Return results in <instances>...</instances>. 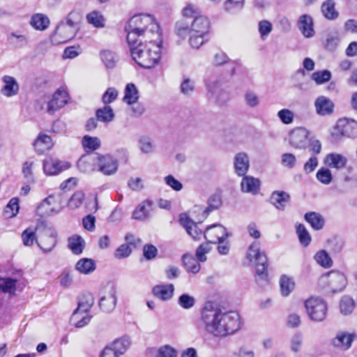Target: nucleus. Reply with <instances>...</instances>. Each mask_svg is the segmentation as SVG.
I'll list each match as a JSON object with an SVG mask.
<instances>
[{
    "label": "nucleus",
    "mask_w": 357,
    "mask_h": 357,
    "mask_svg": "<svg viewBox=\"0 0 357 357\" xmlns=\"http://www.w3.org/2000/svg\"><path fill=\"white\" fill-rule=\"evenodd\" d=\"M298 26L302 34L307 38L314 36V21L312 17L307 14L303 15L299 17Z\"/></svg>",
    "instance_id": "obj_19"
},
{
    "label": "nucleus",
    "mask_w": 357,
    "mask_h": 357,
    "mask_svg": "<svg viewBox=\"0 0 357 357\" xmlns=\"http://www.w3.org/2000/svg\"><path fill=\"white\" fill-rule=\"evenodd\" d=\"M347 159L341 154L329 153L325 158V163L331 167L336 169H342L345 167Z\"/></svg>",
    "instance_id": "obj_29"
},
{
    "label": "nucleus",
    "mask_w": 357,
    "mask_h": 357,
    "mask_svg": "<svg viewBox=\"0 0 357 357\" xmlns=\"http://www.w3.org/2000/svg\"><path fill=\"white\" fill-rule=\"evenodd\" d=\"M91 318L92 317L87 313L74 310L70 318V324L76 328H82L91 321Z\"/></svg>",
    "instance_id": "obj_30"
},
{
    "label": "nucleus",
    "mask_w": 357,
    "mask_h": 357,
    "mask_svg": "<svg viewBox=\"0 0 357 357\" xmlns=\"http://www.w3.org/2000/svg\"><path fill=\"white\" fill-rule=\"evenodd\" d=\"M245 5V0H226L224 3V9L229 13H234L242 10Z\"/></svg>",
    "instance_id": "obj_53"
},
{
    "label": "nucleus",
    "mask_w": 357,
    "mask_h": 357,
    "mask_svg": "<svg viewBox=\"0 0 357 357\" xmlns=\"http://www.w3.org/2000/svg\"><path fill=\"white\" fill-rule=\"evenodd\" d=\"M296 233L300 243L304 246H307L311 242V237L303 224H298L296 226Z\"/></svg>",
    "instance_id": "obj_56"
},
{
    "label": "nucleus",
    "mask_w": 357,
    "mask_h": 357,
    "mask_svg": "<svg viewBox=\"0 0 357 357\" xmlns=\"http://www.w3.org/2000/svg\"><path fill=\"white\" fill-rule=\"evenodd\" d=\"M19 209V199L17 197H13L6 206L2 214L6 218H12L17 215Z\"/></svg>",
    "instance_id": "obj_40"
},
{
    "label": "nucleus",
    "mask_w": 357,
    "mask_h": 357,
    "mask_svg": "<svg viewBox=\"0 0 357 357\" xmlns=\"http://www.w3.org/2000/svg\"><path fill=\"white\" fill-rule=\"evenodd\" d=\"M241 190L244 192L257 194L259 190L260 182L252 176H244L241 183Z\"/></svg>",
    "instance_id": "obj_27"
},
{
    "label": "nucleus",
    "mask_w": 357,
    "mask_h": 357,
    "mask_svg": "<svg viewBox=\"0 0 357 357\" xmlns=\"http://www.w3.org/2000/svg\"><path fill=\"white\" fill-rule=\"evenodd\" d=\"M305 306L308 316L312 321L320 322L325 319L328 308L324 300L312 297L305 301Z\"/></svg>",
    "instance_id": "obj_7"
},
{
    "label": "nucleus",
    "mask_w": 357,
    "mask_h": 357,
    "mask_svg": "<svg viewBox=\"0 0 357 357\" xmlns=\"http://www.w3.org/2000/svg\"><path fill=\"white\" fill-rule=\"evenodd\" d=\"M4 86L1 89V93L6 97L16 96L20 91V85L16 79L10 75H4L1 78Z\"/></svg>",
    "instance_id": "obj_17"
},
{
    "label": "nucleus",
    "mask_w": 357,
    "mask_h": 357,
    "mask_svg": "<svg viewBox=\"0 0 357 357\" xmlns=\"http://www.w3.org/2000/svg\"><path fill=\"white\" fill-rule=\"evenodd\" d=\"M30 24L36 30L45 31L49 27L50 20L47 15L36 13L31 17Z\"/></svg>",
    "instance_id": "obj_28"
},
{
    "label": "nucleus",
    "mask_w": 357,
    "mask_h": 357,
    "mask_svg": "<svg viewBox=\"0 0 357 357\" xmlns=\"http://www.w3.org/2000/svg\"><path fill=\"white\" fill-rule=\"evenodd\" d=\"M68 96L65 90L57 89L47 103V112L53 114L56 111L64 107L68 102Z\"/></svg>",
    "instance_id": "obj_14"
},
{
    "label": "nucleus",
    "mask_w": 357,
    "mask_h": 357,
    "mask_svg": "<svg viewBox=\"0 0 357 357\" xmlns=\"http://www.w3.org/2000/svg\"><path fill=\"white\" fill-rule=\"evenodd\" d=\"M290 201V195L284 191H275L272 193L270 202L278 210L284 211L286 204Z\"/></svg>",
    "instance_id": "obj_24"
},
{
    "label": "nucleus",
    "mask_w": 357,
    "mask_h": 357,
    "mask_svg": "<svg viewBox=\"0 0 357 357\" xmlns=\"http://www.w3.org/2000/svg\"><path fill=\"white\" fill-rule=\"evenodd\" d=\"M328 283L333 291L343 289L347 284L344 275L339 271H331L328 274Z\"/></svg>",
    "instance_id": "obj_25"
},
{
    "label": "nucleus",
    "mask_w": 357,
    "mask_h": 357,
    "mask_svg": "<svg viewBox=\"0 0 357 357\" xmlns=\"http://www.w3.org/2000/svg\"><path fill=\"white\" fill-rule=\"evenodd\" d=\"M246 257L250 261L255 263L257 275L266 280L268 277V259L266 253L260 250L259 242H254L249 246Z\"/></svg>",
    "instance_id": "obj_6"
},
{
    "label": "nucleus",
    "mask_w": 357,
    "mask_h": 357,
    "mask_svg": "<svg viewBox=\"0 0 357 357\" xmlns=\"http://www.w3.org/2000/svg\"><path fill=\"white\" fill-rule=\"evenodd\" d=\"M180 222L185 229L187 233L191 236L194 240L198 241L201 239L202 231L199 228L198 223L190 220L185 214L181 215Z\"/></svg>",
    "instance_id": "obj_18"
},
{
    "label": "nucleus",
    "mask_w": 357,
    "mask_h": 357,
    "mask_svg": "<svg viewBox=\"0 0 357 357\" xmlns=\"http://www.w3.org/2000/svg\"><path fill=\"white\" fill-rule=\"evenodd\" d=\"M75 269L80 273L89 274L96 269V263L92 259L82 258L77 262Z\"/></svg>",
    "instance_id": "obj_34"
},
{
    "label": "nucleus",
    "mask_w": 357,
    "mask_h": 357,
    "mask_svg": "<svg viewBox=\"0 0 357 357\" xmlns=\"http://www.w3.org/2000/svg\"><path fill=\"white\" fill-rule=\"evenodd\" d=\"M174 286L172 284L156 285L153 288V295L162 300L168 301L173 296Z\"/></svg>",
    "instance_id": "obj_26"
},
{
    "label": "nucleus",
    "mask_w": 357,
    "mask_h": 357,
    "mask_svg": "<svg viewBox=\"0 0 357 357\" xmlns=\"http://www.w3.org/2000/svg\"><path fill=\"white\" fill-rule=\"evenodd\" d=\"M250 161L248 155L245 153H238L234 158L235 172L240 176H245L248 171Z\"/></svg>",
    "instance_id": "obj_21"
},
{
    "label": "nucleus",
    "mask_w": 357,
    "mask_h": 357,
    "mask_svg": "<svg viewBox=\"0 0 357 357\" xmlns=\"http://www.w3.org/2000/svg\"><path fill=\"white\" fill-rule=\"evenodd\" d=\"M303 344V335L301 332H296L290 340V349L293 353L297 354L301 351Z\"/></svg>",
    "instance_id": "obj_49"
},
{
    "label": "nucleus",
    "mask_w": 357,
    "mask_h": 357,
    "mask_svg": "<svg viewBox=\"0 0 357 357\" xmlns=\"http://www.w3.org/2000/svg\"><path fill=\"white\" fill-rule=\"evenodd\" d=\"M314 106L317 114L321 116L331 114L334 107L333 102L325 96L318 97L315 100Z\"/></svg>",
    "instance_id": "obj_22"
},
{
    "label": "nucleus",
    "mask_w": 357,
    "mask_h": 357,
    "mask_svg": "<svg viewBox=\"0 0 357 357\" xmlns=\"http://www.w3.org/2000/svg\"><path fill=\"white\" fill-rule=\"evenodd\" d=\"M208 91L218 102L223 103L229 100L228 93L221 88V82L215 80L208 84Z\"/></svg>",
    "instance_id": "obj_20"
},
{
    "label": "nucleus",
    "mask_w": 357,
    "mask_h": 357,
    "mask_svg": "<svg viewBox=\"0 0 357 357\" xmlns=\"http://www.w3.org/2000/svg\"><path fill=\"white\" fill-rule=\"evenodd\" d=\"M17 280L10 278H0V290L3 293H11L15 291Z\"/></svg>",
    "instance_id": "obj_54"
},
{
    "label": "nucleus",
    "mask_w": 357,
    "mask_h": 357,
    "mask_svg": "<svg viewBox=\"0 0 357 357\" xmlns=\"http://www.w3.org/2000/svg\"><path fill=\"white\" fill-rule=\"evenodd\" d=\"M125 31L128 44L137 43L138 38L142 36L146 39L152 37L159 38L161 36L159 25L151 15H134L125 26Z\"/></svg>",
    "instance_id": "obj_4"
},
{
    "label": "nucleus",
    "mask_w": 357,
    "mask_h": 357,
    "mask_svg": "<svg viewBox=\"0 0 357 357\" xmlns=\"http://www.w3.org/2000/svg\"><path fill=\"white\" fill-rule=\"evenodd\" d=\"M182 261L188 272L197 273L199 271L200 264L193 256L185 254L182 257Z\"/></svg>",
    "instance_id": "obj_39"
},
{
    "label": "nucleus",
    "mask_w": 357,
    "mask_h": 357,
    "mask_svg": "<svg viewBox=\"0 0 357 357\" xmlns=\"http://www.w3.org/2000/svg\"><path fill=\"white\" fill-rule=\"evenodd\" d=\"M356 338V334L355 333L338 331L335 337L331 340V344L336 349L347 351L351 347Z\"/></svg>",
    "instance_id": "obj_13"
},
{
    "label": "nucleus",
    "mask_w": 357,
    "mask_h": 357,
    "mask_svg": "<svg viewBox=\"0 0 357 357\" xmlns=\"http://www.w3.org/2000/svg\"><path fill=\"white\" fill-rule=\"evenodd\" d=\"M314 258L317 262L323 267L329 268L332 266L333 261L325 250L318 252Z\"/></svg>",
    "instance_id": "obj_59"
},
{
    "label": "nucleus",
    "mask_w": 357,
    "mask_h": 357,
    "mask_svg": "<svg viewBox=\"0 0 357 357\" xmlns=\"http://www.w3.org/2000/svg\"><path fill=\"white\" fill-rule=\"evenodd\" d=\"M307 136L308 132L305 128H296L290 132L289 143L295 149H305L308 144Z\"/></svg>",
    "instance_id": "obj_15"
},
{
    "label": "nucleus",
    "mask_w": 357,
    "mask_h": 357,
    "mask_svg": "<svg viewBox=\"0 0 357 357\" xmlns=\"http://www.w3.org/2000/svg\"><path fill=\"white\" fill-rule=\"evenodd\" d=\"M100 58L107 68H113L116 66L118 57L114 52L110 50H103L100 52Z\"/></svg>",
    "instance_id": "obj_46"
},
{
    "label": "nucleus",
    "mask_w": 357,
    "mask_h": 357,
    "mask_svg": "<svg viewBox=\"0 0 357 357\" xmlns=\"http://www.w3.org/2000/svg\"><path fill=\"white\" fill-rule=\"evenodd\" d=\"M295 283L292 278L283 275L280 279V292L283 296H288L294 289Z\"/></svg>",
    "instance_id": "obj_36"
},
{
    "label": "nucleus",
    "mask_w": 357,
    "mask_h": 357,
    "mask_svg": "<svg viewBox=\"0 0 357 357\" xmlns=\"http://www.w3.org/2000/svg\"><path fill=\"white\" fill-rule=\"evenodd\" d=\"M97 120L104 122H111L114 118V113L110 106L105 105L102 108H99L96 112Z\"/></svg>",
    "instance_id": "obj_42"
},
{
    "label": "nucleus",
    "mask_w": 357,
    "mask_h": 357,
    "mask_svg": "<svg viewBox=\"0 0 357 357\" xmlns=\"http://www.w3.org/2000/svg\"><path fill=\"white\" fill-rule=\"evenodd\" d=\"M162 41L154 37L148 38L145 43L128 44L133 60L142 68H153L160 60Z\"/></svg>",
    "instance_id": "obj_3"
},
{
    "label": "nucleus",
    "mask_w": 357,
    "mask_h": 357,
    "mask_svg": "<svg viewBox=\"0 0 357 357\" xmlns=\"http://www.w3.org/2000/svg\"><path fill=\"white\" fill-rule=\"evenodd\" d=\"M355 307L354 299L348 296L342 298L340 302V312L344 315L351 314Z\"/></svg>",
    "instance_id": "obj_48"
},
{
    "label": "nucleus",
    "mask_w": 357,
    "mask_h": 357,
    "mask_svg": "<svg viewBox=\"0 0 357 357\" xmlns=\"http://www.w3.org/2000/svg\"><path fill=\"white\" fill-rule=\"evenodd\" d=\"M317 178L323 184L328 185L332 181V174L327 168H321L317 172Z\"/></svg>",
    "instance_id": "obj_63"
},
{
    "label": "nucleus",
    "mask_w": 357,
    "mask_h": 357,
    "mask_svg": "<svg viewBox=\"0 0 357 357\" xmlns=\"http://www.w3.org/2000/svg\"><path fill=\"white\" fill-rule=\"evenodd\" d=\"M331 78V73L328 70L317 71L312 73V79L318 84H324Z\"/></svg>",
    "instance_id": "obj_62"
},
{
    "label": "nucleus",
    "mask_w": 357,
    "mask_h": 357,
    "mask_svg": "<svg viewBox=\"0 0 357 357\" xmlns=\"http://www.w3.org/2000/svg\"><path fill=\"white\" fill-rule=\"evenodd\" d=\"M68 246L74 254L79 255L83 251L84 241L80 236L71 237L68 240Z\"/></svg>",
    "instance_id": "obj_51"
},
{
    "label": "nucleus",
    "mask_w": 357,
    "mask_h": 357,
    "mask_svg": "<svg viewBox=\"0 0 357 357\" xmlns=\"http://www.w3.org/2000/svg\"><path fill=\"white\" fill-rule=\"evenodd\" d=\"M305 220L310 224L313 229L316 230L321 229L324 225V218L319 213L316 212H310L305 213Z\"/></svg>",
    "instance_id": "obj_41"
},
{
    "label": "nucleus",
    "mask_w": 357,
    "mask_h": 357,
    "mask_svg": "<svg viewBox=\"0 0 357 357\" xmlns=\"http://www.w3.org/2000/svg\"><path fill=\"white\" fill-rule=\"evenodd\" d=\"M340 40V34L337 31L331 32L328 34L324 43V47L328 51H334L339 45Z\"/></svg>",
    "instance_id": "obj_50"
},
{
    "label": "nucleus",
    "mask_w": 357,
    "mask_h": 357,
    "mask_svg": "<svg viewBox=\"0 0 357 357\" xmlns=\"http://www.w3.org/2000/svg\"><path fill=\"white\" fill-rule=\"evenodd\" d=\"M211 243L206 242L205 243L201 244L196 250V257L197 259L201 262H204L206 261L207 258L206 254L208 253L212 247Z\"/></svg>",
    "instance_id": "obj_58"
},
{
    "label": "nucleus",
    "mask_w": 357,
    "mask_h": 357,
    "mask_svg": "<svg viewBox=\"0 0 357 357\" xmlns=\"http://www.w3.org/2000/svg\"><path fill=\"white\" fill-rule=\"evenodd\" d=\"M111 347L119 356L124 354L130 346V340L127 337L118 339L109 344Z\"/></svg>",
    "instance_id": "obj_37"
},
{
    "label": "nucleus",
    "mask_w": 357,
    "mask_h": 357,
    "mask_svg": "<svg viewBox=\"0 0 357 357\" xmlns=\"http://www.w3.org/2000/svg\"><path fill=\"white\" fill-rule=\"evenodd\" d=\"M153 202L150 200H145L141 202L132 212V218L137 220H144L149 217L147 207H151Z\"/></svg>",
    "instance_id": "obj_35"
},
{
    "label": "nucleus",
    "mask_w": 357,
    "mask_h": 357,
    "mask_svg": "<svg viewBox=\"0 0 357 357\" xmlns=\"http://www.w3.org/2000/svg\"><path fill=\"white\" fill-rule=\"evenodd\" d=\"M116 302L117 296L114 287L112 286L105 287L100 297L98 303L100 309L104 312H111L115 309Z\"/></svg>",
    "instance_id": "obj_10"
},
{
    "label": "nucleus",
    "mask_w": 357,
    "mask_h": 357,
    "mask_svg": "<svg viewBox=\"0 0 357 357\" xmlns=\"http://www.w3.org/2000/svg\"><path fill=\"white\" fill-rule=\"evenodd\" d=\"M195 87V82L188 77H185L181 84V92L185 96H190L193 93Z\"/></svg>",
    "instance_id": "obj_60"
},
{
    "label": "nucleus",
    "mask_w": 357,
    "mask_h": 357,
    "mask_svg": "<svg viewBox=\"0 0 357 357\" xmlns=\"http://www.w3.org/2000/svg\"><path fill=\"white\" fill-rule=\"evenodd\" d=\"M87 22L97 29L105 26V18L102 13L98 10H93L86 16Z\"/></svg>",
    "instance_id": "obj_32"
},
{
    "label": "nucleus",
    "mask_w": 357,
    "mask_h": 357,
    "mask_svg": "<svg viewBox=\"0 0 357 357\" xmlns=\"http://www.w3.org/2000/svg\"><path fill=\"white\" fill-rule=\"evenodd\" d=\"M138 147L141 152L149 154L154 151L155 146L151 138L149 136H142L138 140Z\"/></svg>",
    "instance_id": "obj_47"
},
{
    "label": "nucleus",
    "mask_w": 357,
    "mask_h": 357,
    "mask_svg": "<svg viewBox=\"0 0 357 357\" xmlns=\"http://www.w3.org/2000/svg\"><path fill=\"white\" fill-rule=\"evenodd\" d=\"M177 352L169 345H165L159 348L157 357H176Z\"/></svg>",
    "instance_id": "obj_64"
},
{
    "label": "nucleus",
    "mask_w": 357,
    "mask_h": 357,
    "mask_svg": "<svg viewBox=\"0 0 357 357\" xmlns=\"http://www.w3.org/2000/svg\"><path fill=\"white\" fill-rule=\"evenodd\" d=\"M70 166V165L68 162L54 158H50L43 162V170L47 175L58 174L62 171L68 169Z\"/></svg>",
    "instance_id": "obj_16"
},
{
    "label": "nucleus",
    "mask_w": 357,
    "mask_h": 357,
    "mask_svg": "<svg viewBox=\"0 0 357 357\" xmlns=\"http://www.w3.org/2000/svg\"><path fill=\"white\" fill-rule=\"evenodd\" d=\"M331 135L336 139L346 136L355 138L357 137V121L347 118L340 119L337 121L333 128Z\"/></svg>",
    "instance_id": "obj_8"
},
{
    "label": "nucleus",
    "mask_w": 357,
    "mask_h": 357,
    "mask_svg": "<svg viewBox=\"0 0 357 357\" xmlns=\"http://www.w3.org/2000/svg\"><path fill=\"white\" fill-rule=\"evenodd\" d=\"M8 43L15 47H22L27 44L26 37L18 32H10L7 35Z\"/></svg>",
    "instance_id": "obj_45"
},
{
    "label": "nucleus",
    "mask_w": 357,
    "mask_h": 357,
    "mask_svg": "<svg viewBox=\"0 0 357 357\" xmlns=\"http://www.w3.org/2000/svg\"><path fill=\"white\" fill-rule=\"evenodd\" d=\"M93 304L94 298L91 294H83L79 301L77 307L75 310L89 314Z\"/></svg>",
    "instance_id": "obj_38"
},
{
    "label": "nucleus",
    "mask_w": 357,
    "mask_h": 357,
    "mask_svg": "<svg viewBox=\"0 0 357 357\" xmlns=\"http://www.w3.org/2000/svg\"><path fill=\"white\" fill-rule=\"evenodd\" d=\"M82 15L77 10H72L57 24L50 36L51 42L59 45L68 42L75 38L79 29Z\"/></svg>",
    "instance_id": "obj_5"
},
{
    "label": "nucleus",
    "mask_w": 357,
    "mask_h": 357,
    "mask_svg": "<svg viewBox=\"0 0 357 357\" xmlns=\"http://www.w3.org/2000/svg\"><path fill=\"white\" fill-rule=\"evenodd\" d=\"M96 165L98 171L105 176L116 174L119 167L117 160L110 155H98Z\"/></svg>",
    "instance_id": "obj_12"
},
{
    "label": "nucleus",
    "mask_w": 357,
    "mask_h": 357,
    "mask_svg": "<svg viewBox=\"0 0 357 357\" xmlns=\"http://www.w3.org/2000/svg\"><path fill=\"white\" fill-rule=\"evenodd\" d=\"M222 203V202L220 195H212L208 199V206L204 211L203 215L206 218L211 211L218 209L221 206Z\"/></svg>",
    "instance_id": "obj_43"
},
{
    "label": "nucleus",
    "mask_w": 357,
    "mask_h": 357,
    "mask_svg": "<svg viewBox=\"0 0 357 357\" xmlns=\"http://www.w3.org/2000/svg\"><path fill=\"white\" fill-rule=\"evenodd\" d=\"M335 3L333 0H326L321 6L323 15L329 20H333L338 17L339 13L335 8Z\"/></svg>",
    "instance_id": "obj_33"
},
{
    "label": "nucleus",
    "mask_w": 357,
    "mask_h": 357,
    "mask_svg": "<svg viewBox=\"0 0 357 357\" xmlns=\"http://www.w3.org/2000/svg\"><path fill=\"white\" fill-rule=\"evenodd\" d=\"M57 233L51 226L43 225L39 240L36 241L38 247L44 252H51L57 243Z\"/></svg>",
    "instance_id": "obj_9"
},
{
    "label": "nucleus",
    "mask_w": 357,
    "mask_h": 357,
    "mask_svg": "<svg viewBox=\"0 0 357 357\" xmlns=\"http://www.w3.org/2000/svg\"><path fill=\"white\" fill-rule=\"evenodd\" d=\"M205 239L211 244L222 243L229 234L226 228L220 224L208 226L204 233Z\"/></svg>",
    "instance_id": "obj_11"
},
{
    "label": "nucleus",
    "mask_w": 357,
    "mask_h": 357,
    "mask_svg": "<svg viewBox=\"0 0 357 357\" xmlns=\"http://www.w3.org/2000/svg\"><path fill=\"white\" fill-rule=\"evenodd\" d=\"M33 145L35 151L42 154L52 149L53 142L50 136L45 134H40L34 141Z\"/></svg>",
    "instance_id": "obj_23"
},
{
    "label": "nucleus",
    "mask_w": 357,
    "mask_h": 357,
    "mask_svg": "<svg viewBox=\"0 0 357 357\" xmlns=\"http://www.w3.org/2000/svg\"><path fill=\"white\" fill-rule=\"evenodd\" d=\"M202 321L206 331L215 337L234 334L240 328V316L236 312H223L212 302L205 303Z\"/></svg>",
    "instance_id": "obj_2"
},
{
    "label": "nucleus",
    "mask_w": 357,
    "mask_h": 357,
    "mask_svg": "<svg viewBox=\"0 0 357 357\" xmlns=\"http://www.w3.org/2000/svg\"><path fill=\"white\" fill-rule=\"evenodd\" d=\"M123 100L129 105L136 103L139 98V91L133 83H129L125 88Z\"/></svg>",
    "instance_id": "obj_31"
},
{
    "label": "nucleus",
    "mask_w": 357,
    "mask_h": 357,
    "mask_svg": "<svg viewBox=\"0 0 357 357\" xmlns=\"http://www.w3.org/2000/svg\"><path fill=\"white\" fill-rule=\"evenodd\" d=\"M22 239L25 246H31L34 241H37L36 238V231L32 228H27L22 233Z\"/></svg>",
    "instance_id": "obj_61"
},
{
    "label": "nucleus",
    "mask_w": 357,
    "mask_h": 357,
    "mask_svg": "<svg viewBox=\"0 0 357 357\" xmlns=\"http://www.w3.org/2000/svg\"><path fill=\"white\" fill-rule=\"evenodd\" d=\"M210 26L208 18L201 15L196 6L190 3L182 10V17L176 23L175 33L183 38L188 36L190 45L198 50L207 41L206 37Z\"/></svg>",
    "instance_id": "obj_1"
},
{
    "label": "nucleus",
    "mask_w": 357,
    "mask_h": 357,
    "mask_svg": "<svg viewBox=\"0 0 357 357\" xmlns=\"http://www.w3.org/2000/svg\"><path fill=\"white\" fill-rule=\"evenodd\" d=\"M245 104L250 108H257L260 105L261 100L256 92L248 90L243 95Z\"/></svg>",
    "instance_id": "obj_44"
},
{
    "label": "nucleus",
    "mask_w": 357,
    "mask_h": 357,
    "mask_svg": "<svg viewBox=\"0 0 357 357\" xmlns=\"http://www.w3.org/2000/svg\"><path fill=\"white\" fill-rule=\"evenodd\" d=\"M195 301V298L188 294H183L178 298V304L185 310L193 307Z\"/></svg>",
    "instance_id": "obj_57"
},
{
    "label": "nucleus",
    "mask_w": 357,
    "mask_h": 357,
    "mask_svg": "<svg viewBox=\"0 0 357 357\" xmlns=\"http://www.w3.org/2000/svg\"><path fill=\"white\" fill-rule=\"evenodd\" d=\"M34 166V161L32 160H29L25 161L23 163L22 166V174L24 177L26 179L28 183H35V176L33 172V168Z\"/></svg>",
    "instance_id": "obj_55"
},
{
    "label": "nucleus",
    "mask_w": 357,
    "mask_h": 357,
    "mask_svg": "<svg viewBox=\"0 0 357 357\" xmlns=\"http://www.w3.org/2000/svg\"><path fill=\"white\" fill-rule=\"evenodd\" d=\"M82 144L84 149L90 151H96L100 146V140L96 137L85 135L82 138Z\"/></svg>",
    "instance_id": "obj_52"
}]
</instances>
